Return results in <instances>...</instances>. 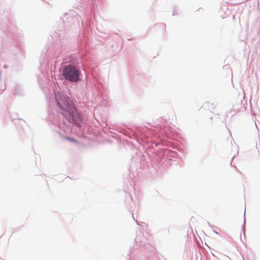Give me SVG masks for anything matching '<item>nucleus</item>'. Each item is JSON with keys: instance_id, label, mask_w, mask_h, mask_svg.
<instances>
[{"instance_id": "obj_1", "label": "nucleus", "mask_w": 260, "mask_h": 260, "mask_svg": "<svg viewBox=\"0 0 260 260\" xmlns=\"http://www.w3.org/2000/svg\"><path fill=\"white\" fill-rule=\"evenodd\" d=\"M60 112L69 122L80 125L82 123L81 116L76 111L70 98L62 92L58 91L55 94Z\"/></svg>"}, {"instance_id": "obj_2", "label": "nucleus", "mask_w": 260, "mask_h": 260, "mask_svg": "<svg viewBox=\"0 0 260 260\" xmlns=\"http://www.w3.org/2000/svg\"><path fill=\"white\" fill-rule=\"evenodd\" d=\"M62 75L66 80L70 82H76L80 79L79 71L76 67L72 65H68L64 67Z\"/></svg>"}, {"instance_id": "obj_3", "label": "nucleus", "mask_w": 260, "mask_h": 260, "mask_svg": "<svg viewBox=\"0 0 260 260\" xmlns=\"http://www.w3.org/2000/svg\"><path fill=\"white\" fill-rule=\"evenodd\" d=\"M65 139L68 141H71L73 142H76V141L75 139L70 138L69 137H66Z\"/></svg>"}]
</instances>
